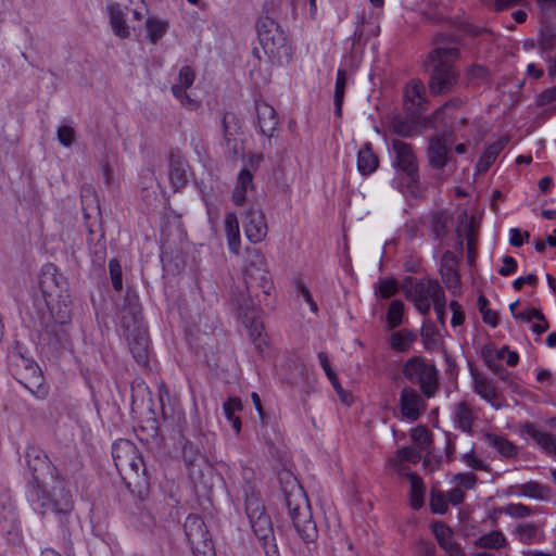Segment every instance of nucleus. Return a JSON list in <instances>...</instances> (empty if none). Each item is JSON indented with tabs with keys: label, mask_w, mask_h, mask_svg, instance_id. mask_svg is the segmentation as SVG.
I'll return each instance as SVG.
<instances>
[{
	"label": "nucleus",
	"mask_w": 556,
	"mask_h": 556,
	"mask_svg": "<svg viewBox=\"0 0 556 556\" xmlns=\"http://www.w3.org/2000/svg\"><path fill=\"white\" fill-rule=\"evenodd\" d=\"M318 359L329 380H336V372L332 370L328 355L325 352L318 353Z\"/></svg>",
	"instance_id": "338daca9"
},
{
	"label": "nucleus",
	"mask_w": 556,
	"mask_h": 556,
	"mask_svg": "<svg viewBox=\"0 0 556 556\" xmlns=\"http://www.w3.org/2000/svg\"><path fill=\"white\" fill-rule=\"evenodd\" d=\"M538 36V46L542 51L556 48V29L552 24L541 23Z\"/></svg>",
	"instance_id": "473e14b6"
},
{
	"label": "nucleus",
	"mask_w": 556,
	"mask_h": 556,
	"mask_svg": "<svg viewBox=\"0 0 556 556\" xmlns=\"http://www.w3.org/2000/svg\"><path fill=\"white\" fill-rule=\"evenodd\" d=\"M527 0H495L494 9L495 11H504L506 9L517 7V5H526Z\"/></svg>",
	"instance_id": "69168bd1"
},
{
	"label": "nucleus",
	"mask_w": 556,
	"mask_h": 556,
	"mask_svg": "<svg viewBox=\"0 0 556 556\" xmlns=\"http://www.w3.org/2000/svg\"><path fill=\"white\" fill-rule=\"evenodd\" d=\"M58 139L62 146L71 147L76 140L74 128L66 125L60 126L58 129Z\"/></svg>",
	"instance_id": "de8ad7c7"
},
{
	"label": "nucleus",
	"mask_w": 556,
	"mask_h": 556,
	"mask_svg": "<svg viewBox=\"0 0 556 556\" xmlns=\"http://www.w3.org/2000/svg\"><path fill=\"white\" fill-rule=\"evenodd\" d=\"M286 505L299 536L305 543H314L318 538V530L305 493L300 485L294 484L290 491L286 492Z\"/></svg>",
	"instance_id": "20e7f679"
},
{
	"label": "nucleus",
	"mask_w": 556,
	"mask_h": 556,
	"mask_svg": "<svg viewBox=\"0 0 556 556\" xmlns=\"http://www.w3.org/2000/svg\"><path fill=\"white\" fill-rule=\"evenodd\" d=\"M416 341V334L407 329L397 331L391 337V348L397 352H406Z\"/></svg>",
	"instance_id": "f704fd0d"
},
{
	"label": "nucleus",
	"mask_w": 556,
	"mask_h": 556,
	"mask_svg": "<svg viewBox=\"0 0 556 556\" xmlns=\"http://www.w3.org/2000/svg\"><path fill=\"white\" fill-rule=\"evenodd\" d=\"M509 235V243L513 247H521L530 237L529 232L521 231L519 228H511Z\"/></svg>",
	"instance_id": "13d9d810"
},
{
	"label": "nucleus",
	"mask_w": 556,
	"mask_h": 556,
	"mask_svg": "<svg viewBox=\"0 0 556 556\" xmlns=\"http://www.w3.org/2000/svg\"><path fill=\"white\" fill-rule=\"evenodd\" d=\"M452 419L455 428L471 433L477 415L466 402H458L453 406Z\"/></svg>",
	"instance_id": "4be33fe9"
},
{
	"label": "nucleus",
	"mask_w": 556,
	"mask_h": 556,
	"mask_svg": "<svg viewBox=\"0 0 556 556\" xmlns=\"http://www.w3.org/2000/svg\"><path fill=\"white\" fill-rule=\"evenodd\" d=\"M168 28L169 24L167 21L154 16L149 17L146 21V37L151 43L155 45L164 37Z\"/></svg>",
	"instance_id": "c85d7f7f"
},
{
	"label": "nucleus",
	"mask_w": 556,
	"mask_h": 556,
	"mask_svg": "<svg viewBox=\"0 0 556 556\" xmlns=\"http://www.w3.org/2000/svg\"><path fill=\"white\" fill-rule=\"evenodd\" d=\"M517 270V262L513 256H504L503 265L498 269L501 276H509Z\"/></svg>",
	"instance_id": "bf43d9fd"
},
{
	"label": "nucleus",
	"mask_w": 556,
	"mask_h": 556,
	"mask_svg": "<svg viewBox=\"0 0 556 556\" xmlns=\"http://www.w3.org/2000/svg\"><path fill=\"white\" fill-rule=\"evenodd\" d=\"M456 47L437 48L430 53L428 60L432 66L429 80V90L432 94H445L458 81V73L453 62L458 58Z\"/></svg>",
	"instance_id": "f257e3e1"
},
{
	"label": "nucleus",
	"mask_w": 556,
	"mask_h": 556,
	"mask_svg": "<svg viewBox=\"0 0 556 556\" xmlns=\"http://www.w3.org/2000/svg\"><path fill=\"white\" fill-rule=\"evenodd\" d=\"M410 438L419 450L427 448L431 443V433L426 427L418 426L410 431Z\"/></svg>",
	"instance_id": "37998d69"
},
{
	"label": "nucleus",
	"mask_w": 556,
	"mask_h": 556,
	"mask_svg": "<svg viewBox=\"0 0 556 556\" xmlns=\"http://www.w3.org/2000/svg\"><path fill=\"white\" fill-rule=\"evenodd\" d=\"M245 511L250 520L251 528L261 542L266 556H280L274 534L270 517L265 513L264 505L249 484L244 490Z\"/></svg>",
	"instance_id": "7ed1b4c3"
},
{
	"label": "nucleus",
	"mask_w": 556,
	"mask_h": 556,
	"mask_svg": "<svg viewBox=\"0 0 556 556\" xmlns=\"http://www.w3.org/2000/svg\"><path fill=\"white\" fill-rule=\"evenodd\" d=\"M109 269L112 280V286L116 291H121L123 288L122 267L116 258L109 261Z\"/></svg>",
	"instance_id": "a18cd8bd"
},
{
	"label": "nucleus",
	"mask_w": 556,
	"mask_h": 556,
	"mask_svg": "<svg viewBox=\"0 0 556 556\" xmlns=\"http://www.w3.org/2000/svg\"><path fill=\"white\" fill-rule=\"evenodd\" d=\"M447 148L444 139H431L428 148L429 162L433 167L443 168L447 162Z\"/></svg>",
	"instance_id": "a878e982"
},
{
	"label": "nucleus",
	"mask_w": 556,
	"mask_h": 556,
	"mask_svg": "<svg viewBox=\"0 0 556 556\" xmlns=\"http://www.w3.org/2000/svg\"><path fill=\"white\" fill-rule=\"evenodd\" d=\"M518 494L534 500L545 501L551 496V489L536 481H529L517 486Z\"/></svg>",
	"instance_id": "7c9ffc66"
},
{
	"label": "nucleus",
	"mask_w": 556,
	"mask_h": 556,
	"mask_svg": "<svg viewBox=\"0 0 556 556\" xmlns=\"http://www.w3.org/2000/svg\"><path fill=\"white\" fill-rule=\"evenodd\" d=\"M115 466L128 488L147 484L146 465L136 445L129 440H118L112 446Z\"/></svg>",
	"instance_id": "f03ea898"
},
{
	"label": "nucleus",
	"mask_w": 556,
	"mask_h": 556,
	"mask_svg": "<svg viewBox=\"0 0 556 556\" xmlns=\"http://www.w3.org/2000/svg\"><path fill=\"white\" fill-rule=\"evenodd\" d=\"M346 80V71L339 68L337 72V79L334 85V110L338 116L341 115L342 111Z\"/></svg>",
	"instance_id": "e433bc0d"
},
{
	"label": "nucleus",
	"mask_w": 556,
	"mask_h": 556,
	"mask_svg": "<svg viewBox=\"0 0 556 556\" xmlns=\"http://www.w3.org/2000/svg\"><path fill=\"white\" fill-rule=\"evenodd\" d=\"M390 130L402 137H412L415 134V126L401 116H394L390 122Z\"/></svg>",
	"instance_id": "58836bf2"
},
{
	"label": "nucleus",
	"mask_w": 556,
	"mask_h": 556,
	"mask_svg": "<svg viewBox=\"0 0 556 556\" xmlns=\"http://www.w3.org/2000/svg\"><path fill=\"white\" fill-rule=\"evenodd\" d=\"M506 543L505 535L497 530L491 531L486 534L479 536L475 545L481 548H500Z\"/></svg>",
	"instance_id": "c9c22d12"
},
{
	"label": "nucleus",
	"mask_w": 556,
	"mask_h": 556,
	"mask_svg": "<svg viewBox=\"0 0 556 556\" xmlns=\"http://www.w3.org/2000/svg\"><path fill=\"white\" fill-rule=\"evenodd\" d=\"M520 430L533 439L546 453L556 455V435L539 430L531 422L521 424Z\"/></svg>",
	"instance_id": "b1692460"
},
{
	"label": "nucleus",
	"mask_w": 556,
	"mask_h": 556,
	"mask_svg": "<svg viewBox=\"0 0 556 556\" xmlns=\"http://www.w3.org/2000/svg\"><path fill=\"white\" fill-rule=\"evenodd\" d=\"M8 365L13 376L36 397H43L47 388L42 384V375L37 364L26 357L18 343L8 353Z\"/></svg>",
	"instance_id": "39448f33"
},
{
	"label": "nucleus",
	"mask_w": 556,
	"mask_h": 556,
	"mask_svg": "<svg viewBox=\"0 0 556 556\" xmlns=\"http://www.w3.org/2000/svg\"><path fill=\"white\" fill-rule=\"evenodd\" d=\"M554 101H556V86L544 90L536 99V103L540 106L547 105Z\"/></svg>",
	"instance_id": "680f3d73"
},
{
	"label": "nucleus",
	"mask_w": 556,
	"mask_h": 556,
	"mask_svg": "<svg viewBox=\"0 0 556 556\" xmlns=\"http://www.w3.org/2000/svg\"><path fill=\"white\" fill-rule=\"evenodd\" d=\"M544 18L556 17V0H536Z\"/></svg>",
	"instance_id": "5fc2aeb1"
},
{
	"label": "nucleus",
	"mask_w": 556,
	"mask_h": 556,
	"mask_svg": "<svg viewBox=\"0 0 556 556\" xmlns=\"http://www.w3.org/2000/svg\"><path fill=\"white\" fill-rule=\"evenodd\" d=\"M506 140H498L492 144H490L483 154L481 155L477 167L480 172H485L489 169L491 164L494 163L501 151L504 149Z\"/></svg>",
	"instance_id": "72a5a7b5"
},
{
	"label": "nucleus",
	"mask_w": 556,
	"mask_h": 556,
	"mask_svg": "<svg viewBox=\"0 0 556 556\" xmlns=\"http://www.w3.org/2000/svg\"><path fill=\"white\" fill-rule=\"evenodd\" d=\"M453 482L467 490H471L477 483V477L471 472L456 473L453 476Z\"/></svg>",
	"instance_id": "09e8293b"
},
{
	"label": "nucleus",
	"mask_w": 556,
	"mask_h": 556,
	"mask_svg": "<svg viewBox=\"0 0 556 556\" xmlns=\"http://www.w3.org/2000/svg\"><path fill=\"white\" fill-rule=\"evenodd\" d=\"M485 440L490 446L496 448V451L504 457H514L517 455L516 445L504 437L486 433Z\"/></svg>",
	"instance_id": "2f4dec72"
},
{
	"label": "nucleus",
	"mask_w": 556,
	"mask_h": 556,
	"mask_svg": "<svg viewBox=\"0 0 556 556\" xmlns=\"http://www.w3.org/2000/svg\"><path fill=\"white\" fill-rule=\"evenodd\" d=\"M450 308L453 313L452 318H451V325L453 327L463 325L465 321V315H464L462 305L456 301H452L450 303Z\"/></svg>",
	"instance_id": "4d7b16f0"
},
{
	"label": "nucleus",
	"mask_w": 556,
	"mask_h": 556,
	"mask_svg": "<svg viewBox=\"0 0 556 556\" xmlns=\"http://www.w3.org/2000/svg\"><path fill=\"white\" fill-rule=\"evenodd\" d=\"M187 164L185 160L177 156H172L169 163V179L175 189H179L186 185L187 178Z\"/></svg>",
	"instance_id": "cd10ccee"
},
{
	"label": "nucleus",
	"mask_w": 556,
	"mask_h": 556,
	"mask_svg": "<svg viewBox=\"0 0 556 556\" xmlns=\"http://www.w3.org/2000/svg\"><path fill=\"white\" fill-rule=\"evenodd\" d=\"M424 408V401L416 390L410 388H404L402 390L400 409L404 418L414 421L418 419Z\"/></svg>",
	"instance_id": "a211bd4d"
},
{
	"label": "nucleus",
	"mask_w": 556,
	"mask_h": 556,
	"mask_svg": "<svg viewBox=\"0 0 556 556\" xmlns=\"http://www.w3.org/2000/svg\"><path fill=\"white\" fill-rule=\"evenodd\" d=\"M404 313V304L399 300H394L390 303L387 318L389 326L395 328L401 325Z\"/></svg>",
	"instance_id": "79ce46f5"
},
{
	"label": "nucleus",
	"mask_w": 556,
	"mask_h": 556,
	"mask_svg": "<svg viewBox=\"0 0 556 556\" xmlns=\"http://www.w3.org/2000/svg\"><path fill=\"white\" fill-rule=\"evenodd\" d=\"M243 276L249 292L261 289L265 296L270 295L274 283L264 253L255 248H247L243 258Z\"/></svg>",
	"instance_id": "0eeeda50"
},
{
	"label": "nucleus",
	"mask_w": 556,
	"mask_h": 556,
	"mask_svg": "<svg viewBox=\"0 0 556 556\" xmlns=\"http://www.w3.org/2000/svg\"><path fill=\"white\" fill-rule=\"evenodd\" d=\"M462 460L471 469L481 471L489 470L488 464L478 457L473 452L463 454Z\"/></svg>",
	"instance_id": "49530a36"
},
{
	"label": "nucleus",
	"mask_w": 556,
	"mask_h": 556,
	"mask_svg": "<svg viewBox=\"0 0 556 556\" xmlns=\"http://www.w3.org/2000/svg\"><path fill=\"white\" fill-rule=\"evenodd\" d=\"M256 115L260 132L266 137H271L278 126L275 109L266 102H257Z\"/></svg>",
	"instance_id": "412c9836"
},
{
	"label": "nucleus",
	"mask_w": 556,
	"mask_h": 556,
	"mask_svg": "<svg viewBox=\"0 0 556 556\" xmlns=\"http://www.w3.org/2000/svg\"><path fill=\"white\" fill-rule=\"evenodd\" d=\"M443 281L448 290H455L458 288L459 279L454 270L443 274Z\"/></svg>",
	"instance_id": "774afa93"
},
{
	"label": "nucleus",
	"mask_w": 556,
	"mask_h": 556,
	"mask_svg": "<svg viewBox=\"0 0 556 556\" xmlns=\"http://www.w3.org/2000/svg\"><path fill=\"white\" fill-rule=\"evenodd\" d=\"M185 532L194 556H216L214 544L201 517L189 515L185 521Z\"/></svg>",
	"instance_id": "ddd939ff"
},
{
	"label": "nucleus",
	"mask_w": 556,
	"mask_h": 556,
	"mask_svg": "<svg viewBox=\"0 0 556 556\" xmlns=\"http://www.w3.org/2000/svg\"><path fill=\"white\" fill-rule=\"evenodd\" d=\"M473 391L495 409H500L504 406V400L501 397L496 388L480 375L473 376Z\"/></svg>",
	"instance_id": "aec40b11"
},
{
	"label": "nucleus",
	"mask_w": 556,
	"mask_h": 556,
	"mask_svg": "<svg viewBox=\"0 0 556 556\" xmlns=\"http://www.w3.org/2000/svg\"><path fill=\"white\" fill-rule=\"evenodd\" d=\"M224 231L227 239V245L235 255L240 254L241 237L237 214L228 212L224 218Z\"/></svg>",
	"instance_id": "5701e85b"
},
{
	"label": "nucleus",
	"mask_w": 556,
	"mask_h": 556,
	"mask_svg": "<svg viewBox=\"0 0 556 556\" xmlns=\"http://www.w3.org/2000/svg\"><path fill=\"white\" fill-rule=\"evenodd\" d=\"M122 327L134 358L139 364H146L148 361L149 339L147 329L142 324V317L140 314L126 311L122 317Z\"/></svg>",
	"instance_id": "1a4fd4ad"
},
{
	"label": "nucleus",
	"mask_w": 556,
	"mask_h": 556,
	"mask_svg": "<svg viewBox=\"0 0 556 556\" xmlns=\"http://www.w3.org/2000/svg\"><path fill=\"white\" fill-rule=\"evenodd\" d=\"M498 358L505 359L506 364L511 367L516 366L519 361L518 354L516 352L509 351V349L506 346L498 351Z\"/></svg>",
	"instance_id": "0e129e2a"
},
{
	"label": "nucleus",
	"mask_w": 556,
	"mask_h": 556,
	"mask_svg": "<svg viewBox=\"0 0 556 556\" xmlns=\"http://www.w3.org/2000/svg\"><path fill=\"white\" fill-rule=\"evenodd\" d=\"M224 413L227 417V419L232 424L233 429L236 432H240L241 430V421L238 416L235 415L236 412L242 409V404L240 399L238 397H230L227 402L224 403Z\"/></svg>",
	"instance_id": "4c0bfd02"
},
{
	"label": "nucleus",
	"mask_w": 556,
	"mask_h": 556,
	"mask_svg": "<svg viewBox=\"0 0 556 556\" xmlns=\"http://www.w3.org/2000/svg\"><path fill=\"white\" fill-rule=\"evenodd\" d=\"M128 11L129 8L127 4H122L118 2L112 3L108 7L110 25L113 29V33L122 39H126L130 36V29L126 23V15Z\"/></svg>",
	"instance_id": "6ab92c4d"
},
{
	"label": "nucleus",
	"mask_w": 556,
	"mask_h": 556,
	"mask_svg": "<svg viewBox=\"0 0 556 556\" xmlns=\"http://www.w3.org/2000/svg\"><path fill=\"white\" fill-rule=\"evenodd\" d=\"M243 231L253 244L262 242L268 232L265 213L261 208L251 207L243 214Z\"/></svg>",
	"instance_id": "2eb2a0df"
},
{
	"label": "nucleus",
	"mask_w": 556,
	"mask_h": 556,
	"mask_svg": "<svg viewBox=\"0 0 556 556\" xmlns=\"http://www.w3.org/2000/svg\"><path fill=\"white\" fill-rule=\"evenodd\" d=\"M295 288H296L298 295H301L307 302L311 311L313 313H317V311H318L317 304L313 300V296H312L309 290L306 288V286L303 283L302 280H298L295 282Z\"/></svg>",
	"instance_id": "603ef678"
},
{
	"label": "nucleus",
	"mask_w": 556,
	"mask_h": 556,
	"mask_svg": "<svg viewBox=\"0 0 556 556\" xmlns=\"http://www.w3.org/2000/svg\"><path fill=\"white\" fill-rule=\"evenodd\" d=\"M404 377L412 383L419 384L425 396L431 397L438 389V370L420 356L408 358L403 366Z\"/></svg>",
	"instance_id": "9b49d317"
},
{
	"label": "nucleus",
	"mask_w": 556,
	"mask_h": 556,
	"mask_svg": "<svg viewBox=\"0 0 556 556\" xmlns=\"http://www.w3.org/2000/svg\"><path fill=\"white\" fill-rule=\"evenodd\" d=\"M378 157L374 153L370 143H366L357 154V169L363 175L374 173L378 167Z\"/></svg>",
	"instance_id": "bb28decb"
},
{
	"label": "nucleus",
	"mask_w": 556,
	"mask_h": 556,
	"mask_svg": "<svg viewBox=\"0 0 556 556\" xmlns=\"http://www.w3.org/2000/svg\"><path fill=\"white\" fill-rule=\"evenodd\" d=\"M194 72L190 66H182L179 71L178 81L172 86L173 94L179 100L181 105L188 110H195L199 103L192 99L187 89L194 81Z\"/></svg>",
	"instance_id": "f3484780"
},
{
	"label": "nucleus",
	"mask_w": 556,
	"mask_h": 556,
	"mask_svg": "<svg viewBox=\"0 0 556 556\" xmlns=\"http://www.w3.org/2000/svg\"><path fill=\"white\" fill-rule=\"evenodd\" d=\"M516 534L521 543L530 544L536 540L539 534V527L531 522L518 525Z\"/></svg>",
	"instance_id": "a19ab883"
},
{
	"label": "nucleus",
	"mask_w": 556,
	"mask_h": 556,
	"mask_svg": "<svg viewBox=\"0 0 556 556\" xmlns=\"http://www.w3.org/2000/svg\"><path fill=\"white\" fill-rule=\"evenodd\" d=\"M403 290L406 299L413 302L416 309L425 316L429 314L431 304L444 294L440 283L430 278L408 277L404 282Z\"/></svg>",
	"instance_id": "6e6552de"
},
{
	"label": "nucleus",
	"mask_w": 556,
	"mask_h": 556,
	"mask_svg": "<svg viewBox=\"0 0 556 556\" xmlns=\"http://www.w3.org/2000/svg\"><path fill=\"white\" fill-rule=\"evenodd\" d=\"M29 467L33 470L34 485L28 493V498L35 510L40 514L47 511H54L56 514H67L73 507V502L70 493L64 489H59V498L55 497V493L51 496L46 491L45 484L40 480L39 469L37 465H33L31 460H28Z\"/></svg>",
	"instance_id": "423d86ee"
},
{
	"label": "nucleus",
	"mask_w": 556,
	"mask_h": 556,
	"mask_svg": "<svg viewBox=\"0 0 556 556\" xmlns=\"http://www.w3.org/2000/svg\"><path fill=\"white\" fill-rule=\"evenodd\" d=\"M253 175L243 168L239 172L231 199L237 206H242L247 200L248 190L253 189Z\"/></svg>",
	"instance_id": "393cba45"
},
{
	"label": "nucleus",
	"mask_w": 556,
	"mask_h": 556,
	"mask_svg": "<svg viewBox=\"0 0 556 556\" xmlns=\"http://www.w3.org/2000/svg\"><path fill=\"white\" fill-rule=\"evenodd\" d=\"M406 475L410 483V506L419 509L424 504L426 486L417 473L407 472Z\"/></svg>",
	"instance_id": "c756f323"
},
{
	"label": "nucleus",
	"mask_w": 556,
	"mask_h": 556,
	"mask_svg": "<svg viewBox=\"0 0 556 556\" xmlns=\"http://www.w3.org/2000/svg\"><path fill=\"white\" fill-rule=\"evenodd\" d=\"M391 151L393 156V165L406 175L412 184H416L419 179L417 157L413 147L400 139L391 142Z\"/></svg>",
	"instance_id": "4468645a"
},
{
	"label": "nucleus",
	"mask_w": 556,
	"mask_h": 556,
	"mask_svg": "<svg viewBox=\"0 0 556 556\" xmlns=\"http://www.w3.org/2000/svg\"><path fill=\"white\" fill-rule=\"evenodd\" d=\"M39 286L46 303L51 309L54 306H63L65 308L68 306L67 281L52 265H48L42 269Z\"/></svg>",
	"instance_id": "9d476101"
},
{
	"label": "nucleus",
	"mask_w": 556,
	"mask_h": 556,
	"mask_svg": "<svg viewBox=\"0 0 556 556\" xmlns=\"http://www.w3.org/2000/svg\"><path fill=\"white\" fill-rule=\"evenodd\" d=\"M433 533L442 548H451L454 544L452 530L443 522H435L432 526Z\"/></svg>",
	"instance_id": "ea45409f"
},
{
	"label": "nucleus",
	"mask_w": 556,
	"mask_h": 556,
	"mask_svg": "<svg viewBox=\"0 0 556 556\" xmlns=\"http://www.w3.org/2000/svg\"><path fill=\"white\" fill-rule=\"evenodd\" d=\"M463 104L462 100L458 99V98H453V99H450L443 106L439 108L434 114L432 115V117H429L428 118V123L429 124H433L435 121L438 119H441V115L443 114V112L446 110V109H458L460 108Z\"/></svg>",
	"instance_id": "6e6d98bb"
},
{
	"label": "nucleus",
	"mask_w": 556,
	"mask_h": 556,
	"mask_svg": "<svg viewBox=\"0 0 556 556\" xmlns=\"http://www.w3.org/2000/svg\"><path fill=\"white\" fill-rule=\"evenodd\" d=\"M257 35L264 52L270 58L279 59L282 54H287V36L273 18L266 16L260 20Z\"/></svg>",
	"instance_id": "f8f14e48"
},
{
	"label": "nucleus",
	"mask_w": 556,
	"mask_h": 556,
	"mask_svg": "<svg viewBox=\"0 0 556 556\" xmlns=\"http://www.w3.org/2000/svg\"><path fill=\"white\" fill-rule=\"evenodd\" d=\"M437 336L438 330L433 324L430 320L425 321L421 328V337L424 339L425 346L428 348L430 343H435Z\"/></svg>",
	"instance_id": "3c124183"
},
{
	"label": "nucleus",
	"mask_w": 556,
	"mask_h": 556,
	"mask_svg": "<svg viewBox=\"0 0 556 556\" xmlns=\"http://www.w3.org/2000/svg\"><path fill=\"white\" fill-rule=\"evenodd\" d=\"M378 291L382 299H388L397 291V283L393 279H384L380 281Z\"/></svg>",
	"instance_id": "864d4df0"
},
{
	"label": "nucleus",
	"mask_w": 556,
	"mask_h": 556,
	"mask_svg": "<svg viewBox=\"0 0 556 556\" xmlns=\"http://www.w3.org/2000/svg\"><path fill=\"white\" fill-rule=\"evenodd\" d=\"M433 306H434L438 321L442 326H444L445 325V307H446L445 294L441 295L437 301H434Z\"/></svg>",
	"instance_id": "052dcab7"
},
{
	"label": "nucleus",
	"mask_w": 556,
	"mask_h": 556,
	"mask_svg": "<svg viewBox=\"0 0 556 556\" xmlns=\"http://www.w3.org/2000/svg\"><path fill=\"white\" fill-rule=\"evenodd\" d=\"M404 109L413 117L419 116L427 108L426 89L420 79H412L404 88Z\"/></svg>",
	"instance_id": "dca6fc26"
},
{
	"label": "nucleus",
	"mask_w": 556,
	"mask_h": 556,
	"mask_svg": "<svg viewBox=\"0 0 556 556\" xmlns=\"http://www.w3.org/2000/svg\"><path fill=\"white\" fill-rule=\"evenodd\" d=\"M515 318L529 323L532 319H543V314L534 307H528L522 313L515 315Z\"/></svg>",
	"instance_id": "e2e57ef3"
},
{
	"label": "nucleus",
	"mask_w": 556,
	"mask_h": 556,
	"mask_svg": "<svg viewBox=\"0 0 556 556\" xmlns=\"http://www.w3.org/2000/svg\"><path fill=\"white\" fill-rule=\"evenodd\" d=\"M399 457L401 460L417 464L421 459V453L418 447L406 446L399 451Z\"/></svg>",
	"instance_id": "8fccbe9b"
},
{
	"label": "nucleus",
	"mask_w": 556,
	"mask_h": 556,
	"mask_svg": "<svg viewBox=\"0 0 556 556\" xmlns=\"http://www.w3.org/2000/svg\"><path fill=\"white\" fill-rule=\"evenodd\" d=\"M503 510L513 518H527L532 515V509L521 503L507 504Z\"/></svg>",
	"instance_id": "c03bdc74"
}]
</instances>
